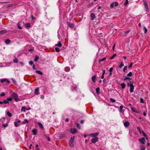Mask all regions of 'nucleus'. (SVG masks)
I'll list each match as a JSON object with an SVG mask.
<instances>
[{
	"instance_id": "nucleus-46",
	"label": "nucleus",
	"mask_w": 150,
	"mask_h": 150,
	"mask_svg": "<svg viewBox=\"0 0 150 150\" xmlns=\"http://www.w3.org/2000/svg\"><path fill=\"white\" fill-rule=\"evenodd\" d=\"M128 0H126V1L124 3V4L125 5H127L128 4Z\"/></svg>"
},
{
	"instance_id": "nucleus-29",
	"label": "nucleus",
	"mask_w": 150,
	"mask_h": 150,
	"mask_svg": "<svg viewBox=\"0 0 150 150\" xmlns=\"http://www.w3.org/2000/svg\"><path fill=\"white\" fill-rule=\"evenodd\" d=\"M124 66V64L122 62H121L120 63V64L119 66V67L120 68H122V67Z\"/></svg>"
},
{
	"instance_id": "nucleus-41",
	"label": "nucleus",
	"mask_w": 150,
	"mask_h": 150,
	"mask_svg": "<svg viewBox=\"0 0 150 150\" xmlns=\"http://www.w3.org/2000/svg\"><path fill=\"white\" fill-rule=\"evenodd\" d=\"M25 106H23L21 110L22 111H23L24 112H25Z\"/></svg>"
},
{
	"instance_id": "nucleus-8",
	"label": "nucleus",
	"mask_w": 150,
	"mask_h": 150,
	"mask_svg": "<svg viewBox=\"0 0 150 150\" xmlns=\"http://www.w3.org/2000/svg\"><path fill=\"white\" fill-rule=\"evenodd\" d=\"M143 4L144 5L145 7L146 8V11L147 12H149V9L148 8L147 3L146 1H144L143 2Z\"/></svg>"
},
{
	"instance_id": "nucleus-45",
	"label": "nucleus",
	"mask_w": 150,
	"mask_h": 150,
	"mask_svg": "<svg viewBox=\"0 0 150 150\" xmlns=\"http://www.w3.org/2000/svg\"><path fill=\"white\" fill-rule=\"evenodd\" d=\"M110 100L111 101H112V102H114L116 101L115 100V99H113L112 98H111Z\"/></svg>"
},
{
	"instance_id": "nucleus-17",
	"label": "nucleus",
	"mask_w": 150,
	"mask_h": 150,
	"mask_svg": "<svg viewBox=\"0 0 150 150\" xmlns=\"http://www.w3.org/2000/svg\"><path fill=\"white\" fill-rule=\"evenodd\" d=\"M39 88H36L35 91L34 93L35 94H36V95L38 94L39 93Z\"/></svg>"
},
{
	"instance_id": "nucleus-12",
	"label": "nucleus",
	"mask_w": 150,
	"mask_h": 150,
	"mask_svg": "<svg viewBox=\"0 0 150 150\" xmlns=\"http://www.w3.org/2000/svg\"><path fill=\"white\" fill-rule=\"evenodd\" d=\"M129 123L128 121H125L124 123V125L125 127H127L129 125Z\"/></svg>"
},
{
	"instance_id": "nucleus-60",
	"label": "nucleus",
	"mask_w": 150,
	"mask_h": 150,
	"mask_svg": "<svg viewBox=\"0 0 150 150\" xmlns=\"http://www.w3.org/2000/svg\"><path fill=\"white\" fill-rule=\"evenodd\" d=\"M105 70H103V74L104 75L105 73Z\"/></svg>"
},
{
	"instance_id": "nucleus-44",
	"label": "nucleus",
	"mask_w": 150,
	"mask_h": 150,
	"mask_svg": "<svg viewBox=\"0 0 150 150\" xmlns=\"http://www.w3.org/2000/svg\"><path fill=\"white\" fill-rule=\"evenodd\" d=\"M143 29H144V33H146V32H147V29H146L145 27H144L143 28Z\"/></svg>"
},
{
	"instance_id": "nucleus-4",
	"label": "nucleus",
	"mask_w": 150,
	"mask_h": 150,
	"mask_svg": "<svg viewBox=\"0 0 150 150\" xmlns=\"http://www.w3.org/2000/svg\"><path fill=\"white\" fill-rule=\"evenodd\" d=\"M119 4L118 2L115 1L112 3L110 5V7L111 8H113L115 6H117Z\"/></svg>"
},
{
	"instance_id": "nucleus-11",
	"label": "nucleus",
	"mask_w": 150,
	"mask_h": 150,
	"mask_svg": "<svg viewBox=\"0 0 150 150\" xmlns=\"http://www.w3.org/2000/svg\"><path fill=\"white\" fill-rule=\"evenodd\" d=\"M6 81V82L8 83V84L10 83V81L6 79H2V80H1V83H3Z\"/></svg>"
},
{
	"instance_id": "nucleus-26",
	"label": "nucleus",
	"mask_w": 150,
	"mask_h": 150,
	"mask_svg": "<svg viewBox=\"0 0 150 150\" xmlns=\"http://www.w3.org/2000/svg\"><path fill=\"white\" fill-rule=\"evenodd\" d=\"M35 72H36L37 73L39 74L40 75H42V73L40 71H38V70H36L35 71Z\"/></svg>"
},
{
	"instance_id": "nucleus-16",
	"label": "nucleus",
	"mask_w": 150,
	"mask_h": 150,
	"mask_svg": "<svg viewBox=\"0 0 150 150\" xmlns=\"http://www.w3.org/2000/svg\"><path fill=\"white\" fill-rule=\"evenodd\" d=\"M68 25L70 28H74V24L71 23H69Z\"/></svg>"
},
{
	"instance_id": "nucleus-59",
	"label": "nucleus",
	"mask_w": 150,
	"mask_h": 150,
	"mask_svg": "<svg viewBox=\"0 0 150 150\" xmlns=\"http://www.w3.org/2000/svg\"><path fill=\"white\" fill-rule=\"evenodd\" d=\"M46 138H47V140H48V141H50V138H49V137H46Z\"/></svg>"
},
{
	"instance_id": "nucleus-39",
	"label": "nucleus",
	"mask_w": 150,
	"mask_h": 150,
	"mask_svg": "<svg viewBox=\"0 0 150 150\" xmlns=\"http://www.w3.org/2000/svg\"><path fill=\"white\" fill-rule=\"evenodd\" d=\"M106 59V57L103 58L102 59L100 60H99V62H102V61H105V60Z\"/></svg>"
},
{
	"instance_id": "nucleus-9",
	"label": "nucleus",
	"mask_w": 150,
	"mask_h": 150,
	"mask_svg": "<svg viewBox=\"0 0 150 150\" xmlns=\"http://www.w3.org/2000/svg\"><path fill=\"white\" fill-rule=\"evenodd\" d=\"M77 132V130L75 128L71 129V132L72 134H75Z\"/></svg>"
},
{
	"instance_id": "nucleus-32",
	"label": "nucleus",
	"mask_w": 150,
	"mask_h": 150,
	"mask_svg": "<svg viewBox=\"0 0 150 150\" xmlns=\"http://www.w3.org/2000/svg\"><path fill=\"white\" fill-rule=\"evenodd\" d=\"M28 123V121L26 119H25L24 121L22 122L23 124H27Z\"/></svg>"
},
{
	"instance_id": "nucleus-52",
	"label": "nucleus",
	"mask_w": 150,
	"mask_h": 150,
	"mask_svg": "<svg viewBox=\"0 0 150 150\" xmlns=\"http://www.w3.org/2000/svg\"><path fill=\"white\" fill-rule=\"evenodd\" d=\"M12 81H13V83L14 84H16V81L14 79H12Z\"/></svg>"
},
{
	"instance_id": "nucleus-37",
	"label": "nucleus",
	"mask_w": 150,
	"mask_h": 150,
	"mask_svg": "<svg viewBox=\"0 0 150 150\" xmlns=\"http://www.w3.org/2000/svg\"><path fill=\"white\" fill-rule=\"evenodd\" d=\"M116 55V54L115 53L114 54L112 57H110V59H113L115 57Z\"/></svg>"
},
{
	"instance_id": "nucleus-24",
	"label": "nucleus",
	"mask_w": 150,
	"mask_h": 150,
	"mask_svg": "<svg viewBox=\"0 0 150 150\" xmlns=\"http://www.w3.org/2000/svg\"><path fill=\"white\" fill-rule=\"evenodd\" d=\"M6 31L5 30H3L2 31H0V34L1 35H3L5 33H6Z\"/></svg>"
},
{
	"instance_id": "nucleus-58",
	"label": "nucleus",
	"mask_w": 150,
	"mask_h": 150,
	"mask_svg": "<svg viewBox=\"0 0 150 150\" xmlns=\"http://www.w3.org/2000/svg\"><path fill=\"white\" fill-rule=\"evenodd\" d=\"M65 121L66 122H68L69 121V120L68 118H66L65 119Z\"/></svg>"
},
{
	"instance_id": "nucleus-34",
	"label": "nucleus",
	"mask_w": 150,
	"mask_h": 150,
	"mask_svg": "<svg viewBox=\"0 0 150 150\" xmlns=\"http://www.w3.org/2000/svg\"><path fill=\"white\" fill-rule=\"evenodd\" d=\"M127 80H131V79L129 77H126L124 79V80L125 81H127Z\"/></svg>"
},
{
	"instance_id": "nucleus-21",
	"label": "nucleus",
	"mask_w": 150,
	"mask_h": 150,
	"mask_svg": "<svg viewBox=\"0 0 150 150\" xmlns=\"http://www.w3.org/2000/svg\"><path fill=\"white\" fill-rule=\"evenodd\" d=\"M38 125L39 126V127L42 129H43L44 128H43V125H42V124L41 123H40V122H39V123H38Z\"/></svg>"
},
{
	"instance_id": "nucleus-33",
	"label": "nucleus",
	"mask_w": 150,
	"mask_h": 150,
	"mask_svg": "<svg viewBox=\"0 0 150 150\" xmlns=\"http://www.w3.org/2000/svg\"><path fill=\"white\" fill-rule=\"evenodd\" d=\"M38 59H39L37 55L36 56L35 59H34L35 61L36 62V61H37L38 60Z\"/></svg>"
},
{
	"instance_id": "nucleus-25",
	"label": "nucleus",
	"mask_w": 150,
	"mask_h": 150,
	"mask_svg": "<svg viewBox=\"0 0 150 150\" xmlns=\"http://www.w3.org/2000/svg\"><path fill=\"white\" fill-rule=\"evenodd\" d=\"M122 89H124L125 88V84L124 83H122L120 84Z\"/></svg>"
},
{
	"instance_id": "nucleus-56",
	"label": "nucleus",
	"mask_w": 150,
	"mask_h": 150,
	"mask_svg": "<svg viewBox=\"0 0 150 150\" xmlns=\"http://www.w3.org/2000/svg\"><path fill=\"white\" fill-rule=\"evenodd\" d=\"M33 68L34 70L36 69V68L35 67V64H33Z\"/></svg>"
},
{
	"instance_id": "nucleus-23",
	"label": "nucleus",
	"mask_w": 150,
	"mask_h": 150,
	"mask_svg": "<svg viewBox=\"0 0 150 150\" xmlns=\"http://www.w3.org/2000/svg\"><path fill=\"white\" fill-rule=\"evenodd\" d=\"M100 88L99 87H98L96 89V91L97 94H99L100 93Z\"/></svg>"
},
{
	"instance_id": "nucleus-38",
	"label": "nucleus",
	"mask_w": 150,
	"mask_h": 150,
	"mask_svg": "<svg viewBox=\"0 0 150 150\" xmlns=\"http://www.w3.org/2000/svg\"><path fill=\"white\" fill-rule=\"evenodd\" d=\"M132 75V73L131 72H130L128 74H127V76H131Z\"/></svg>"
},
{
	"instance_id": "nucleus-54",
	"label": "nucleus",
	"mask_w": 150,
	"mask_h": 150,
	"mask_svg": "<svg viewBox=\"0 0 150 150\" xmlns=\"http://www.w3.org/2000/svg\"><path fill=\"white\" fill-rule=\"evenodd\" d=\"M132 64H133V63H131L130 64L129 66V68H130L131 67H132Z\"/></svg>"
},
{
	"instance_id": "nucleus-15",
	"label": "nucleus",
	"mask_w": 150,
	"mask_h": 150,
	"mask_svg": "<svg viewBox=\"0 0 150 150\" xmlns=\"http://www.w3.org/2000/svg\"><path fill=\"white\" fill-rule=\"evenodd\" d=\"M123 106L121 105L120 106L119 111L121 112H123L124 111V110L123 109Z\"/></svg>"
},
{
	"instance_id": "nucleus-48",
	"label": "nucleus",
	"mask_w": 150,
	"mask_h": 150,
	"mask_svg": "<svg viewBox=\"0 0 150 150\" xmlns=\"http://www.w3.org/2000/svg\"><path fill=\"white\" fill-rule=\"evenodd\" d=\"M29 63L30 65H32L33 64V62L32 61H31L29 62Z\"/></svg>"
},
{
	"instance_id": "nucleus-36",
	"label": "nucleus",
	"mask_w": 150,
	"mask_h": 150,
	"mask_svg": "<svg viewBox=\"0 0 150 150\" xmlns=\"http://www.w3.org/2000/svg\"><path fill=\"white\" fill-rule=\"evenodd\" d=\"M30 23H26L25 26L27 28L29 27L30 26Z\"/></svg>"
},
{
	"instance_id": "nucleus-55",
	"label": "nucleus",
	"mask_w": 150,
	"mask_h": 150,
	"mask_svg": "<svg viewBox=\"0 0 150 150\" xmlns=\"http://www.w3.org/2000/svg\"><path fill=\"white\" fill-rule=\"evenodd\" d=\"M137 129L139 131V132H140V133L141 134V130L139 128V127H138L137 128Z\"/></svg>"
},
{
	"instance_id": "nucleus-7",
	"label": "nucleus",
	"mask_w": 150,
	"mask_h": 150,
	"mask_svg": "<svg viewBox=\"0 0 150 150\" xmlns=\"http://www.w3.org/2000/svg\"><path fill=\"white\" fill-rule=\"evenodd\" d=\"M139 140L141 144H144L146 141L145 138L144 137H142L139 139Z\"/></svg>"
},
{
	"instance_id": "nucleus-57",
	"label": "nucleus",
	"mask_w": 150,
	"mask_h": 150,
	"mask_svg": "<svg viewBox=\"0 0 150 150\" xmlns=\"http://www.w3.org/2000/svg\"><path fill=\"white\" fill-rule=\"evenodd\" d=\"M31 18L33 20H35V18L33 16V15L31 16Z\"/></svg>"
},
{
	"instance_id": "nucleus-14",
	"label": "nucleus",
	"mask_w": 150,
	"mask_h": 150,
	"mask_svg": "<svg viewBox=\"0 0 150 150\" xmlns=\"http://www.w3.org/2000/svg\"><path fill=\"white\" fill-rule=\"evenodd\" d=\"M140 148L141 150H145L146 149V147L144 145L142 144L140 146Z\"/></svg>"
},
{
	"instance_id": "nucleus-13",
	"label": "nucleus",
	"mask_w": 150,
	"mask_h": 150,
	"mask_svg": "<svg viewBox=\"0 0 150 150\" xmlns=\"http://www.w3.org/2000/svg\"><path fill=\"white\" fill-rule=\"evenodd\" d=\"M33 134V135H35L37 134V130L36 129H34L32 130Z\"/></svg>"
},
{
	"instance_id": "nucleus-61",
	"label": "nucleus",
	"mask_w": 150,
	"mask_h": 150,
	"mask_svg": "<svg viewBox=\"0 0 150 150\" xmlns=\"http://www.w3.org/2000/svg\"><path fill=\"white\" fill-rule=\"evenodd\" d=\"M20 63L21 65L22 66L23 65V62H20Z\"/></svg>"
},
{
	"instance_id": "nucleus-22",
	"label": "nucleus",
	"mask_w": 150,
	"mask_h": 150,
	"mask_svg": "<svg viewBox=\"0 0 150 150\" xmlns=\"http://www.w3.org/2000/svg\"><path fill=\"white\" fill-rule=\"evenodd\" d=\"M5 43L6 44H9L11 42V40L9 39H7L5 41Z\"/></svg>"
},
{
	"instance_id": "nucleus-6",
	"label": "nucleus",
	"mask_w": 150,
	"mask_h": 150,
	"mask_svg": "<svg viewBox=\"0 0 150 150\" xmlns=\"http://www.w3.org/2000/svg\"><path fill=\"white\" fill-rule=\"evenodd\" d=\"M99 139V138L98 137H96L94 138H92L91 140V142L95 143L96 142H97Z\"/></svg>"
},
{
	"instance_id": "nucleus-30",
	"label": "nucleus",
	"mask_w": 150,
	"mask_h": 150,
	"mask_svg": "<svg viewBox=\"0 0 150 150\" xmlns=\"http://www.w3.org/2000/svg\"><path fill=\"white\" fill-rule=\"evenodd\" d=\"M14 124L15 125L16 127H18L19 126V124L17 122H15L14 123Z\"/></svg>"
},
{
	"instance_id": "nucleus-47",
	"label": "nucleus",
	"mask_w": 150,
	"mask_h": 150,
	"mask_svg": "<svg viewBox=\"0 0 150 150\" xmlns=\"http://www.w3.org/2000/svg\"><path fill=\"white\" fill-rule=\"evenodd\" d=\"M140 102L141 103H144V101L143 99L142 98H140Z\"/></svg>"
},
{
	"instance_id": "nucleus-5",
	"label": "nucleus",
	"mask_w": 150,
	"mask_h": 150,
	"mask_svg": "<svg viewBox=\"0 0 150 150\" xmlns=\"http://www.w3.org/2000/svg\"><path fill=\"white\" fill-rule=\"evenodd\" d=\"M99 134V133L97 132L94 133H90L89 134V136L92 137H96V136H98Z\"/></svg>"
},
{
	"instance_id": "nucleus-63",
	"label": "nucleus",
	"mask_w": 150,
	"mask_h": 150,
	"mask_svg": "<svg viewBox=\"0 0 150 150\" xmlns=\"http://www.w3.org/2000/svg\"><path fill=\"white\" fill-rule=\"evenodd\" d=\"M84 121L83 120H81V123L83 124L84 123Z\"/></svg>"
},
{
	"instance_id": "nucleus-64",
	"label": "nucleus",
	"mask_w": 150,
	"mask_h": 150,
	"mask_svg": "<svg viewBox=\"0 0 150 150\" xmlns=\"http://www.w3.org/2000/svg\"><path fill=\"white\" fill-rule=\"evenodd\" d=\"M41 98L42 99H44V96L43 95H41Z\"/></svg>"
},
{
	"instance_id": "nucleus-27",
	"label": "nucleus",
	"mask_w": 150,
	"mask_h": 150,
	"mask_svg": "<svg viewBox=\"0 0 150 150\" xmlns=\"http://www.w3.org/2000/svg\"><path fill=\"white\" fill-rule=\"evenodd\" d=\"M142 133L143 135L144 136L146 139H147L146 137L147 136V135L146 134L145 132L143 131H142Z\"/></svg>"
},
{
	"instance_id": "nucleus-10",
	"label": "nucleus",
	"mask_w": 150,
	"mask_h": 150,
	"mask_svg": "<svg viewBox=\"0 0 150 150\" xmlns=\"http://www.w3.org/2000/svg\"><path fill=\"white\" fill-rule=\"evenodd\" d=\"M91 19L92 20H94L96 18V16L94 13H91L90 15Z\"/></svg>"
},
{
	"instance_id": "nucleus-40",
	"label": "nucleus",
	"mask_w": 150,
	"mask_h": 150,
	"mask_svg": "<svg viewBox=\"0 0 150 150\" xmlns=\"http://www.w3.org/2000/svg\"><path fill=\"white\" fill-rule=\"evenodd\" d=\"M55 51L57 52H59L60 51V50L59 48L58 47H56L55 48Z\"/></svg>"
},
{
	"instance_id": "nucleus-53",
	"label": "nucleus",
	"mask_w": 150,
	"mask_h": 150,
	"mask_svg": "<svg viewBox=\"0 0 150 150\" xmlns=\"http://www.w3.org/2000/svg\"><path fill=\"white\" fill-rule=\"evenodd\" d=\"M18 28L19 29H22V28L21 27V26H20V25H18Z\"/></svg>"
},
{
	"instance_id": "nucleus-1",
	"label": "nucleus",
	"mask_w": 150,
	"mask_h": 150,
	"mask_svg": "<svg viewBox=\"0 0 150 150\" xmlns=\"http://www.w3.org/2000/svg\"><path fill=\"white\" fill-rule=\"evenodd\" d=\"M128 86L130 87V91L131 93L133 92L134 89V86H133L132 83H131V82L130 81L129 82H128L127 83Z\"/></svg>"
},
{
	"instance_id": "nucleus-19",
	"label": "nucleus",
	"mask_w": 150,
	"mask_h": 150,
	"mask_svg": "<svg viewBox=\"0 0 150 150\" xmlns=\"http://www.w3.org/2000/svg\"><path fill=\"white\" fill-rule=\"evenodd\" d=\"M96 75H94L92 77V80L93 82H95L96 81Z\"/></svg>"
},
{
	"instance_id": "nucleus-20",
	"label": "nucleus",
	"mask_w": 150,
	"mask_h": 150,
	"mask_svg": "<svg viewBox=\"0 0 150 150\" xmlns=\"http://www.w3.org/2000/svg\"><path fill=\"white\" fill-rule=\"evenodd\" d=\"M62 45L60 42H59L57 44L55 45V46L58 47H61Z\"/></svg>"
},
{
	"instance_id": "nucleus-42",
	"label": "nucleus",
	"mask_w": 150,
	"mask_h": 150,
	"mask_svg": "<svg viewBox=\"0 0 150 150\" xmlns=\"http://www.w3.org/2000/svg\"><path fill=\"white\" fill-rule=\"evenodd\" d=\"M7 100H8V102L9 101H11L12 100V98H7Z\"/></svg>"
},
{
	"instance_id": "nucleus-51",
	"label": "nucleus",
	"mask_w": 150,
	"mask_h": 150,
	"mask_svg": "<svg viewBox=\"0 0 150 150\" xmlns=\"http://www.w3.org/2000/svg\"><path fill=\"white\" fill-rule=\"evenodd\" d=\"M113 67H111L110 69H109V71H110V72H112V70H113Z\"/></svg>"
},
{
	"instance_id": "nucleus-35",
	"label": "nucleus",
	"mask_w": 150,
	"mask_h": 150,
	"mask_svg": "<svg viewBox=\"0 0 150 150\" xmlns=\"http://www.w3.org/2000/svg\"><path fill=\"white\" fill-rule=\"evenodd\" d=\"M3 103L6 104L8 103H9V102H8V101L6 99V100H4V101H3Z\"/></svg>"
},
{
	"instance_id": "nucleus-62",
	"label": "nucleus",
	"mask_w": 150,
	"mask_h": 150,
	"mask_svg": "<svg viewBox=\"0 0 150 150\" xmlns=\"http://www.w3.org/2000/svg\"><path fill=\"white\" fill-rule=\"evenodd\" d=\"M129 32H130V30H128L125 33L127 34V33H129Z\"/></svg>"
},
{
	"instance_id": "nucleus-43",
	"label": "nucleus",
	"mask_w": 150,
	"mask_h": 150,
	"mask_svg": "<svg viewBox=\"0 0 150 150\" xmlns=\"http://www.w3.org/2000/svg\"><path fill=\"white\" fill-rule=\"evenodd\" d=\"M127 66H125L123 68V71L124 72H125V71L127 69Z\"/></svg>"
},
{
	"instance_id": "nucleus-18",
	"label": "nucleus",
	"mask_w": 150,
	"mask_h": 150,
	"mask_svg": "<svg viewBox=\"0 0 150 150\" xmlns=\"http://www.w3.org/2000/svg\"><path fill=\"white\" fill-rule=\"evenodd\" d=\"M64 70L65 71L69 72L70 70V68L69 67H66L64 68Z\"/></svg>"
},
{
	"instance_id": "nucleus-28",
	"label": "nucleus",
	"mask_w": 150,
	"mask_h": 150,
	"mask_svg": "<svg viewBox=\"0 0 150 150\" xmlns=\"http://www.w3.org/2000/svg\"><path fill=\"white\" fill-rule=\"evenodd\" d=\"M13 62L14 63H18V60L17 59V58H16V57H15L14 59L13 60Z\"/></svg>"
},
{
	"instance_id": "nucleus-50",
	"label": "nucleus",
	"mask_w": 150,
	"mask_h": 150,
	"mask_svg": "<svg viewBox=\"0 0 150 150\" xmlns=\"http://www.w3.org/2000/svg\"><path fill=\"white\" fill-rule=\"evenodd\" d=\"M5 95V93H1L0 94V96H4Z\"/></svg>"
},
{
	"instance_id": "nucleus-3",
	"label": "nucleus",
	"mask_w": 150,
	"mask_h": 150,
	"mask_svg": "<svg viewBox=\"0 0 150 150\" xmlns=\"http://www.w3.org/2000/svg\"><path fill=\"white\" fill-rule=\"evenodd\" d=\"M74 137H71L69 141V144L71 147L74 146Z\"/></svg>"
},
{
	"instance_id": "nucleus-49",
	"label": "nucleus",
	"mask_w": 150,
	"mask_h": 150,
	"mask_svg": "<svg viewBox=\"0 0 150 150\" xmlns=\"http://www.w3.org/2000/svg\"><path fill=\"white\" fill-rule=\"evenodd\" d=\"M76 125L77 127L79 129L80 128V125L78 123H76Z\"/></svg>"
},
{
	"instance_id": "nucleus-31",
	"label": "nucleus",
	"mask_w": 150,
	"mask_h": 150,
	"mask_svg": "<svg viewBox=\"0 0 150 150\" xmlns=\"http://www.w3.org/2000/svg\"><path fill=\"white\" fill-rule=\"evenodd\" d=\"M7 114L8 116L9 117H11L12 116V114L8 112H7Z\"/></svg>"
},
{
	"instance_id": "nucleus-2",
	"label": "nucleus",
	"mask_w": 150,
	"mask_h": 150,
	"mask_svg": "<svg viewBox=\"0 0 150 150\" xmlns=\"http://www.w3.org/2000/svg\"><path fill=\"white\" fill-rule=\"evenodd\" d=\"M12 96L15 101L18 102L19 101V99L18 98L17 94L14 93H13L12 95Z\"/></svg>"
}]
</instances>
